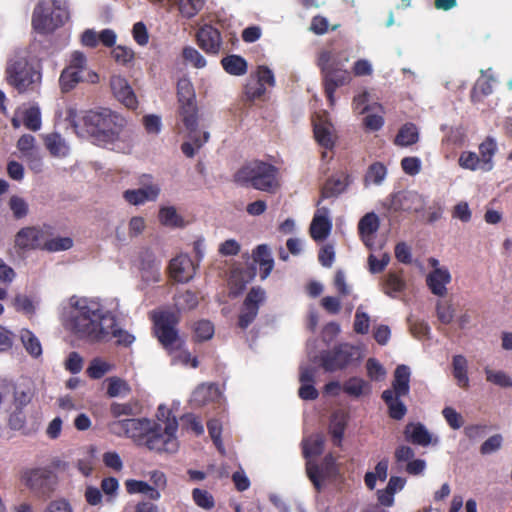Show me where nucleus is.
<instances>
[{
	"instance_id": "12",
	"label": "nucleus",
	"mask_w": 512,
	"mask_h": 512,
	"mask_svg": "<svg viewBox=\"0 0 512 512\" xmlns=\"http://www.w3.org/2000/svg\"><path fill=\"white\" fill-rule=\"evenodd\" d=\"M31 389L23 385L14 384L12 396L3 410L7 415L8 426L13 430H21L26 423L24 407L32 400Z\"/></svg>"
},
{
	"instance_id": "15",
	"label": "nucleus",
	"mask_w": 512,
	"mask_h": 512,
	"mask_svg": "<svg viewBox=\"0 0 512 512\" xmlns=\"http://www.w3.org/2000/svg\"><path fill=\"white\" fill-rule=\"evenodd\" d=\"M154 421L146 418H130L114 421L109 424L110 431L117 435H126L138 445H143Z\"/></svg>"
},
{
	"instance_id": "46",
	"label": "nucleus",
	"mask_w": 512,
	"mask_h": 512,
	"mask_svg": "<svg viewBox=\"0 0 512 512\" xmlns=\"http://www.w3.org/2000/svg\"><path fill=\"white\" fill-rule=\"evenodd\" d=\"M324 437L320 434L310 437L303 442V454L306 459L318 456L323 452Z\"/></svg>"
},
{
	"instance_id": "35",
	"label": "nucleus",
	"mask_w": 512,
	"mask_h": 512,
	"mask_svg": "<svg viewBox=\"0 0 512 512\" xmlns=\"http://www.w3.org/2000/svg\"><path fill=\"white\" fill-rule=\"evenodd\" d=\"M350 182L351 180L348 175L329 178L322 190V197L329 198L341 194L345 191Z\"/></svg>"
},
{
	"instance_id": "50",
	"label": "nucleus",
	"mask_w": 512,
	"mask_h": 512,
	"mask_svg": "<svg viewBox=\"0 0 512 512\" xmlns=\"http://www.w3.org/2000/svg\"><path fill=\"white\" fill-rule=\"evenodd\" d=\"M182 57L187 64L197 69L204 68L207 64L203 55L192 46H186L183 48Z\"/></svg>"
},
{
	"instance_id": "60",
	"label": "nucleus",
	"mask_w": 512,
	"mask_h": 512,
	"mask_svg": "<svg viewBox=\"0 0 512 512\" xmlns=\"http://www.w3.org/2000/svg\"><path fill=\"white\" fill-rule=\"evenodd\" d=\"M503 437L501 434H494L480 446V453L488 455L498 451L502 447Z\"/></svg>"
},
{
	"instance_id": "55",
	"label": "nucleus",
	"mask_w": 512,
	"mask_h": 512,
	"mask_svg": "<svg viewBox=\"0 0 512 512\" xmlns=\"http://www.w3.org/2000/svg\"><path fill=\"white\" fill-rule=\"evenodd\" d=\"M9 208L11 209L14 218L22 219L27 216L29 212L28 203L24 198L14 195L9 200Z\"/></svg>"
},
{
	"instance_id": "13",
	"label": "nucleus",
	"mask_w": 512,
	"mask_h": 512,
	"mask_svg": "<svg viewBox=\"0 0 512 512\" xmlns=\"http://www.w3.org/2000/svg\"><path fill=\"white\" fill-rule=\"evenodd\" d=\"M426 198L415 190H401L389 195L383 206L394 212L420 213L426 206Z\"/></svg>"
},
{
	"instance_id": "49",
	"label": "nucleus",
	"mask_w": 512,
	"mask_h": 512,
	"mask_svg": "<svg viewBox=\"0 0 512 512\" xmlns=\"http://www.w3.org/2000/svg\"><path fill=\"white\" fill-rule=\"evenodd\" d=\"M379 217L374 212L365 214L358 223L359 234H375L379 229Z\"/></svg>"
},
{
	"instance_id": "41",
	"label": "nucleus",
	"mask_w": 512,
	"mask_h": 512,
	"mask_svg": "<svg viewBox=\"0 0 512 512\" xmlns=\"http://www.w3.org/2000/svg\"><path fill=\"white\" fill-rule=\"evenodd\" d=\"M453 376L455 377L457 384L461 388H467L469 386V378L467 376V360L462 355H456L453 357Z\"/></svg>"
},
{
	"instance_id": "8",
	"label": "nucleus",
	"mask_w": 512,
	"mask_h": 512,
	"mask_svg": "<svg viewBox=\"0 0 512 512\" xmlns=\"http://www.w3.org/2000/svg\"><path fill=\"white\" fill-rule=\"evenodd\" d=\"M362 359L359 347L342 343L332 349L323 350L319 356H310L313 363H318L326 372H336L356 366Z\"/></svg>"
},
{
	"instance_id": "24",
	"label": "nucleus",
	"mask_w": 512,
	"mask_h": 512,
	"mask_svg": "<svg viewBox=\"0 0 512 512\" xmlns=\"http://www.w3.org/2000/svg\"><path fill=\"white\" fill-rule=\"evenodd\" d=\"M197 43L208 54L220 51L222 39L220 32L211 25H204L197 32Z\"/></svg>"
},
{
	"instance_id": "45",
	"label": "nucleus",
	"mask_w": 512,
	"mask_h": 512,
	"mask_svg": "<svg viewBox=\"0 0 512 512\" xmlns=\"http://www.w3.org/2000/svg\"><path fill=\"white\" fill-rule=\"evenodd\" d=\"M23 123L25 127L31 131L35 132L41 129V111L38 105H32L25 110Z\"/></svg>"
},
{
	"instance_id": "39",
	"label": "nucleus",
	"mask_w": 512,
	"mask_h": 512,
	"mask_svg": "<svg viewBox=\"0 0 512 512\" xmlns=\"http://www.w3.org/2000/svg\"><path fill=\"white\" fill-rule=\"evenodd\" d=\"M20 340L26 352L30 356L33 358H38L42 355V346L40 340L30 330H21Z\"/></svg>"
},
{
	"instance_id": "64",
	"label": "nucleus",
	"mask_w": 512,
	"mask_h": 512,
	"mask_svg": "<svg viewBox=\"0 0 512 512\" xmlns=\"http://www.w3.org/2000/svg\"><path fill=\"white\" fill-rule=\"evenodd\" d=\"M443 417L452 429H459L463 425V418L452 407H445L442 411Z\"/></svg>"
},
{
	"instance_id": "3",
	"label": "nucleus",
	"mask_w": 512,
	"mask_h": 512,
	"mask_svg": "<svg viewBox=\"0 0 512 512\" xmlns=\"http://www.w3.org/2000/svg\"><path fill=\"white\" fill-rule=\"evenodd\" d=\"M5 80L20 94L36 91L42 82L41 67L26 49L17 48L7 58Z\"/></svg>"
},
{
	"instance_id": "53",
	"label": "nucleus",
	"mask_w": 512,
	"mask_h": 512,
	"mask_svg": "<svg viewBox=\"0 0 512 512\" xmlns=\"http://www.w3.org/2000/svg\"><path fill=\"white\" fill-rule=\"evenodd\" d=\"M264 87H274L276 84L273 71L265 66L259 65L254 72L251 73Z\"/></svg>"
},
{
	"instance_id": "26",
	"label": "nucleus",
	"mask_w": 512,
	"mask_h": 512,
	"mask_svg": "<svg viewBox=\"0 0 512 512\" xmlns=\"http://www.w3.org/2000/svg\"><path fill=\"white\" fill-rule=\"evenodd\" d=\"M403 434L405 440L414 445L426 447L430 444H436L438 442L437 438L433 441L431 433L428 431L425 425L420 422L408 423L405 426Z\"/></svg>"
},
{
	"instance_id": "34",
	"label": "nucleus",
	"mask_w": 512,
	"mask_h": 512,
	"mask_svg": "<svg viewBox=\"0 0 512 512\" xmlns=\"http://www.w3.org/2000/svg\"><path fill=\"white\" fill-rule=\"evenodd\" d=\"M223 69L230 75L242 76L247 72V61L239 55H228L221 60Z\"/></svg>"
},
{
	"instance_id": "59",
	"label": "nucleus",
	"mask_w": 512,
	"mask_h": 512,
	"mask_svg": "<svg viewBox=\"0 0 512 512\" xmlns=\"http://www.w3.org/2000/svg\"><path fill=\"white\" fill-rule=\"evenodd\" d=\"M389 261L390 255L388 253H383L381 258H378L376 255L371 253L368 256L369 271L372 274L380 273L386 268V266L389 264Z\"/></svg>"
},
{
	"instance_id": "42",
	"label": "nucleus",
	"mask_w": 512,
	"mask_h": 512,
	"mask_svg": "<svg viewBox=\"0 0 512 512\" xmlns=\"http://www.w3.org/2000/svg\"><path fill=\"white\" fill-rule=\"evenodd\" d=\"M39 302L37 297L18 294L14 299V306L17 311L23 312L25 316L32 317L39 306Z\"/></svg>"
},
{
	"instance_id": "6",
	"label": "nucleus",
	"mask_w": 512,
	"mask_h": 512,
	"mask_svg": "<svg viewBox=\"0 0 512 512\" xmlns=\"http://www.w3.org/2000/svg\"><path fill=\"white\" fill-rule=\"evenodd\" d=\"M177 96L179 102V115L186 128L190 131V137L197 144L201 146L209 140V132H203V137L199 136L197 130L198 117H197V105L195 99V91L192 83L187 78H182L177 83Z\"/></svg>"
},
{
	"instance_id": "32",
	"label": "nucleus",
	"mask_w": 512,
	"mask_h": 512,
	"mask_svg": "<svg viewBox=\"0 0 512 512\" xmlns=\"http://www.w3.org/2000/svg\"><path fill=\"white\" fill-rule=\"evenodd\" d=\"M497 152V142L493 137H487L479 145L480 159L482 161V170L490 171L493 168V157Z\"/></svg>"
},
{
	"instance_id": "29",
	"label": "nucleus",
	"mask_w": 512,
	"mask_h": 512,
	"mask_svg": "<svg viewBox=\"0 0 512 512\" xmlns=\"http://www.w3.org/2000/svg\"><path fill=\"white\" fill-rule=\"evenodd\" d=\"M410 368L407 365H399L394 371L392 388L397 397L407 396L410 390Z\"/></svg>"
},
{
	"instance_id": "38",
	"label": "nucleus",
	"mask_w": 512,
	"mask_h": 512,
	"mask_svg": "<svg viewBox=\"0 0 512 512\" xmlns=\"http://www.w3.org/2000/svg\"><path fill=\"white\" fill-rule=\"evenodd\" d=\"M387 176V168L381 162H375L371 164L364 176V184L365 186L373 185H381Z\"/></svg>"
},
{
	"instance_id": "31",
	"label": "nucleus",
	"mask_w": 512,
	"mask_h": 512,
	"mask_svg": "<svg viewBox=\"0 0 512 512\" xmlns=\"http://www.w3.org/2000/svg\"><path fill=\"white\" fill-rule=\"evenodd\" d=\"M406 288V283L400 272H389L382 281L384 293L390 297L396 298Z\"/></svg>"
},
{
	"instance_id": "18",
	"label": "nucleus",
	"mask_w": 512,
	"mask_h": 512,
	"mask_svg": "<svg viewBox=\"0 0 512 512\" xmlns=\"http://www.w3.org/2000/svg\"><path fill=\"white\" fill-rule=\"evenodd\" d=\"M306 472L315 489L320 491L322 489V479L333 477L337 473L335 458L332 454H328L324 457L320 465L308 460L306 463Z\"/></svg>"
},
{
	"instance_id": "2",
	"label": "nucleus",
	"mask_w": 512,
	"mask_h": 512,
	"mask_svg": "<svg viewBox=\"0 0 512 512\" xmlns=\"http://www.w3.org/2000/svg\"><path fill=\"white\" fill-rule=\"evenodd\" d=\"M61 320H120L127 315L121 310L119 299L72 295L58 306Z\"/></svg>"
},
{
	"instance_id": "9",
	"label": "nucleus",
	"mask_w": 512,
	"mask_h": 512,
	"mask_svg": "<svg viewBox=\"0 0 512 512\" xmlns=\"http://www.w3.org/2000/svg\"><path fill=\"white\" fill-rule=\"evenodd\" d=\"M88 82L95 84L99 81L96 72L88 69V60L81 51H73L70 55L67 66L62 70L59 77V86L63 93L73 90L78 83Z\"/></svg>"
},
{
	"instance_id": "20",
	"label": "nucleus",
	"mask_w": 512,
	"mask_h": 512,
	"mask_svg": "<svg viewBox=\"0 0 512 512\" xmlns=\"http://www.w3.org/2000/svg\"><path fill=\"white\" fill-rule=\"evenodd\" d=\"M110 88L114 97L129 109H135L138 105L137 97L128 80L121 75H112Z\"/></svg>"
},
{
	"instance_id": "17",
	"label": "nucleus",
	"mask_w": 512,
	"mask_h": 512,
	"mask_svg": "<svg viewBox=\"0 0 512 512\" xmlns=\"http://www.w3.org/2000/svg\"><path fill=\"white\" fill-rule=\"evenodd\" d=\"M325 93L331 105L335 103V92L339 87L349 84L352 80L351 72L346 68L320 70Z\"/></svg>"
},
{
	"instance_id": "63",
	"label": "nucleus",
	"mask_w": 512,
	"mask_h": 512,
	"mask_svg": "<svg viewBox=\"0 0 512 512\" xmlns=\"http://www.w3.org/2000/svg\"><path fill=\"white\" fill-rule=\"evenodd\" d=\"M73 246V240L69 237H59L48 241L45 247L48 251L57 252L65 251Z\"/></svg>"
},
{
	"instance_id": "52",
	"label": "nucleus",
	"mask_w": 512,
	"mask_h": 512,
	"mask_svg": "<svg viewBox=\"0 0 512 512\" xmlns=\"http://www.w3.org/2000/svg\"><path fill=\"white\" fill-rule=\"evenodd\" d=\"M314 135L317 142L326 149L333 147L332 134L326 124L317 123L314 125Z\"/></svg>"
},
{
	"instance_id": "14",
	"label": "nucleus",
	"mask_w": 512,
	"mask_h": 512,
	"mask_svg": "<svg viewBox=\"0 0 512 512\" xmlns=\"http://www.w3.org/2000/svg\"><path fill=\"white\" fill-rule=\"evenodd\" d=\"M135 265L140 273L141 283L139 288L141 290L161 281V261L156 258L154 252L149 248H143L138 253Z\"/></svg>"
},
{
	"instance_id": "1",
	"label": "nucleus",
	"mask_w": 512,
	"mask_h": 512,
	"mask_svg": "<svg viewBox=\"0 0 512 512\" xmlns=\"http://www.w3.org/2000/svg\"><path fill=\"white\" fill-rule=\"evenodd\" d=\"M66 121L78 137L120 153H129L133 147V135L125 130V119L108 108L85 111L79 117L75 108H69Z\"/></svg>"
},
{
	"instance_id": "5",
	"label": "nucleus",
	"mask_w": 512,
	"mask_h": 512,
	"mask_svg": "<svg viewBox=\"0 0 512 512\" xmlns=\"http://www.w3.org/2000/svg\"><path fill=\"white\" fill-rule=\"evenodd\" d=\"M277 173L278 169L274 165L255 160L243 165L234 174V181L243 187L272 192L278 185Z\"/></svg>"
},
{
	"instance_id": "57",
	"label": "nucleus",
	"mask_w": 512,
	"mask_h": 512,
	"mask_svg": "<svg viewBox=\"0 0 512 512\" xmlns=\"http://www.w3.org/2000/svg\"><path fill=\"white\" fill-rule=\"evenodd\" d=\"M487 381L500 387L508 388L512 386V379L503 371H493L485 369Z\"/></svg>"
},
{
	"instance_id": "30",
	"label": "nucleus",
	"mask_w": 512,
	"mask_h": 512,
	"mask_svg": "<svg viewBox=\"0 0 512 512\" xmlns=\"http://www.w3.org/2000/svg\"><path fill=\"white\" fill-rule=\"evenodd\" d=\"M220 397V391L215 384H202L198 386L192 394V402L197 406L214 402Z\"/></svg>"
},
{
	"instance_id": "37",
	"label": "nucleus",
	"mask_w": 512,
	"mask_h": 512,
	"mask_svg": "<svg viewBox=\"0 0 512 512\" xmlns=\"http://www.w3.org/2000/svg\"><path fill=\"white\" fill-rule=\"evenodd\" d=\"M45 144L49 152L55 157H65L69 153V146L60 134L53 133L47 135Z\"/></svg>"
},
{
	"instance_id": "25",
	"label": "nucleus",
	"mask_w": 512,
	"mask_h": 512,
	"mask_svg": "<svg viewBox=\"0 0 512 512\" xmlns=\"http://www.w3.org/2000/svg\"><path fill=\"white\" fill-rule=\"evenodd\" d=\"M452 276L447 267L443 269L431 270L426 276V284L431 293L438 297H445L448 289L447 285L451 282Z\"/></svg>"
},
{
	"instance_id": "11",
	"label": "nucleus",
	"mask_w": 512,
	"mask_h": 512,
	"mask_svg": "<svg viewBox=\"0 0 512 512\" xmlns=\"http://www.w3.org/2000/svg\"><path fill=\"white\" fill-rule=\"evenodd\" d=\"M177 428L178 423L175 419L167 423L164 427L154 422L143 446L151 451L175 453L179 447L178 440L175 436Z\"/></svg>"
},
{
	"instance_id": "58",
	"label": "nucleus",
	"mask_w": 512,
	"mask_h": 512,
	"mask_svg": "<svg viewBox=\"0 0 512 512\" xmlns=\"http://www.w3.org/2000/svg\"><path fill=\"white\" fill-rule=\"evenodd\" d=\"M193 331L197 341H205L214 335L212 322H194Z\"/></svg>"
},
{
	"instance_id": "48",
	"label": "nucleus",
	"mask_w": 512,
	"mask_h": 512,
	"mask_svg": "<svg viewBox=\"0 0 512 512\" xmlns=\"http://www.w3.org/2000/svg\"><path fill=\"white\" fill-rule=\"evenodd\" d=\"M108 388L107 395L111 398L126 396L131 392V388L128 383L118 377H110L107 379Z\"/></svg>"
},
{
	"instance_id": "47",
	"label": "nucleus",
	"mask_w": 512,
	"mask_h": 512,
	"mask_svg": "<svg viewBox=\"0 0 512 512\" xmlns=\"http://www.w3.org/2000/svg\"><path fill=\"white\" fill-rule=\"evenodd\" d=\"M159 221L167 227H182L183 219L178 215L176 209L172 206L162 207L159 211Z\"/></svg>"
},
{
	"instance_id": "22",
	"label": "nucleus",
	"mask_w": 512,
	"mask_h": 512,
	"mask_svg": "<svg viewBox=\"0 0 512 512\" xmlns=\"http://www.w3.org/2000/svg\"><path fill=\"white\" fill-rule=\"evenodd\" d=\"M310 235L316 242L328 238L332 230L330 211L326 207L318 208L310 224Z\"/></svg>"
},
{
	"instance_id": "21",
	"label": "nucleus",
	"mask_w": 512,
	"mask_h": 512,
	"mask_svg": "<svg viewBox=\"0 0 512 512\" xmlns=\"http://www.w3.org/2000/svg\"><path fill=\"white\" fill-rule=\"evenodd\" d=\"M349 54L346 50L325 48L319 51L316 64L320 70L344 68L349 62Z\"/></svg>"
},
{
	"instance_id": "16",
	"label": "nucleus",
	"mask_w": 512,
	"mask_h": 512,
	"mask_svg": "<svg viewBox=\"0 0 512 512\" xmlns=\"http://www.w3.org/2000/svg\"><path fill=\"white\" fill-rule=\"evenodd\" d=\"M198 304L196 294L190 290L180 292L174 297V308L160 307L151 312V320H178L179 314L195 308Z\"/></svg>"
},
{
	"instance_id": "62",
	"label": "nucleus",
	"mask_w": 512,
	"mask_h": 512,
	"mask_svg": "<svg viewBox=\"0 0 512 512\" xmlns=\"http://www.w3.org/2000/svg\"><path fill=\"white\" fill-rule=\"evenodd\" d=\"M112 56L117 63L125 65L134 59V52L131 48L118 45L113 48Z\"/></svg>"
},
{
	"instance_id": "51",
	"label": "nucleus",
	"mask_w": 512,
	"mask_h": 512,
	"mask_svg": "<svg viewBox=\"0 0 512 512\" xmlns=\"http://www.w3.org/2000/svg\"><path fill=\"white\" fill-rule=\"evenodd\" d=\"M459 166L463 169L475 171L477 169L482 170V161L475 152L472 151H463L460 154L458 160Z\"/></svg>"
},
{
	"instance_id": "19",
	"label": "nucleus",
	"mask_w": 512,
	"mask_h": 512,
	"mask_svg": "<svg viewBox=\"0 0 512 512\" xmlns=\"http://www.w3.org/2000/svg\"><path fill=\"white\" fill-rule=\"evenodd\" d=\"M176 322H154V333L161 345L169 352L180 350L184 341L175 328Z\"/></svg>"
},
{
	"instance_id": "7",
	"label": "nucleus",
	"mask_w": 512,
	"mask_h": 512,
	"mask_svg": "<svg viewBox=\"0 0 512 512\" xmlns=\"http://www.w3.org/2000/svg\"><path fill=\"white\" fill-rule=\"evenodd\" d=\"M79 338L90 342L109 341L117 338L119 345L128 346L134 341V336L118 328L116 322L102 326V322H69V327Z\"/></svg>"
},
{
	"instance_id": "33",
	"label": "nucleus",
	"mask_w": 512,
	"mask_h": 512,
	"mask_svg": "<svg viewBox=\"0 0 512 512\" xmlns=\"http://www.w3.org/2000/svg\"><path fill=\"white\" fill-rule=\"evenodd\" d=\"M418 140L419 131L416 125L413 123H406L399 129L394 143L400 147H408L417 143Z\"/></svg>"
},
{
	"instance_id": "61",
	"label": "nucleus",
	"mask_w": 512,
	"mask_h": 512,
	"mask_svg": "<svg viewBox=\"0 0 512 512\" xmlns=\"http://www.w3.org/2000/svg\"><path fill=\"white\" fill-rule=\"evenodd\" d=\"M192 496L198 506L205 509H211L214 507V499L206 490L195 488L192 492Z\"/></svg>"
},
{
	"instance_id": "28",
	"label": "nucleus",
	"mask_w": 512,
	"mask_h": 512,
	"mask_svg": "<svg viewBox=\"0 0 512 512\" xmlns=\"http://www.w3.org/2000/svg\"><path fill=\"white\" fill-rule=\"evenodd\" d=\"M253 260L260 267L261 279H266L274 267V260L268 245H258L253 251Z\"/></svg>"
},
{
	"instance_id": "36",
	"label": "nucleus",
	"mask_w": 512,
	"mask_h": 512,
	"mask_svg": "<svg viewBox=\"0 0 512 512\" xmlns=\"http://www.w3.org/2000/svg\"><path fill=\"white\" fill-rule=\"evenodd\" d=\"M125 485L130 494L142 493L151 500H158L161 497L160 492L147 482L130 479L126 481Z\"/></svg>"
},
{
	"instance_id": "44",
	"label": "nucleus",
	"mask_w": 512,
	"mask_h": 512,
	"mask_svg": "<svg viewBox=\"0 0 512 512\" xmlns=\"http://www.w3.org/2000/svg\"><path fill=\"white\" fill-rule=\"evenodd\" d=\"M140 406L137 401H129L126 403L112 402L110 405V413L114 418L121 416H134L139 413Z\"/></svg>"
},
{
	"instance_id": "23",
	"label": "nucleus",
	"mask_w": 512,
	"mask_h": 512,
	"mask_svg": "<svg viewBox=\"0 0 512 512\" xmlns=\"http://www.w3.org/2000/svg\"><path fill=\"white\" fill-rule=\"evenodd\" d=\"M168 268L170 277L177 282L186 283L194 277L193 262L186 255H179L171 259Z\"/></svg>"
},
{
	"instance_id": "27",
	"label": "nucleus",
	"mask_w": 512,
	"mask_h": 512,
	"mask_svg": "<svg viewBox=\"0 0 512 512\" xmlns=\"http://www.w3.org/2000/svg\"><path fill=\"white\" fill-rule=\"evenodd\" d=\"M42 232L36 227H24L15 235V247L19 250L35 249L40 244Z\"/></svg>"
},
{
	"instance_id": "4",
	"label": "nucleus",
	"mask_w": 512,
	"mask_h": 512,
	"mask_svg": "<svg viewBox=\"0 0 512 512\" xmlns=\"http://www.w3.org/2000/svg\"><path fill=\"white\" fill-rule=\"evenodd\" d=\"M67 0H40L32 14L33 29L42 35L53 33L69 19Z\"/></svg>"
},
{
	"instance_id": "56",
	"label": "nucleus",
	"mask_w": 512,
	"mask_h": 512,
	"mask_svg": "<svg viewBox=\"0 0 512 512\" xmlns=\"http://www.w3.org/2000/svg\"><path fill=\"white\" fill-rule=\"evenodd\" d=\"M110 369V365L99 358H95L90 362L86 372L92 379L102 378Z\"/></svg>"
},
{
	"instance_id": "43",
	"label": "nucleus",
	"mask_w": 512,
	"mask_h": 512,
	"mask_svg": "<svg viewBox=\"0 0 512 512\" xmlns=\"http://www.w3.org/2000/svg\"><path fill=\"white\" fill-rule=\"evenodd\" d=\"M438 320H465L463 316L458 314L457 305L449 300H439L437 303Z\"/></svg>"
},
{
	"instance_id": "54",
	"label": "nucleus",
	"mask_w": 512,
	"mask_h": 512,
	"mask_svg": "<svg viewBox=\"0 0 512 512\" xmlns=\"http://www.w3.org/2000/svg\"><path fill=\"white\" fill-rule=\"evenodd\" d=\"M266 93V87H264L254 76L250 74V77L245 86V94L251 101L260 99Z\"/></svg>"
},
{
	"instance_id": "10",
	"label": "nucleus",
	"mask_w": 512,
	"mask_h": 512,
	"mask_svg": "<svg viewBox=\"0 0 512 512\" xmlns=\"http://www.w3.org/2000/svg\"><path fill=\"white\" fill-rule=\"evenodd\" d=\"M20 480L38 498L50 497L58 483L49 467L27 468L21 472Z\"/></svg>"
},
{
	"instance_id": "40",
	"label": "nucleus",
	"mask_w": 512,
	"mask_h": 512,
	"mask_svg": "<svg viewBox=\"0 0 512 512\" xmlns=\"http://www.w3.org/2000/svg\"><path fill=\"white\" fill-rule=\"evenodd\" d=\"M342 388L346 394L355 398L370 393L369 383L358 377L349 378Z\"/></svg>"
}]
</instances>
